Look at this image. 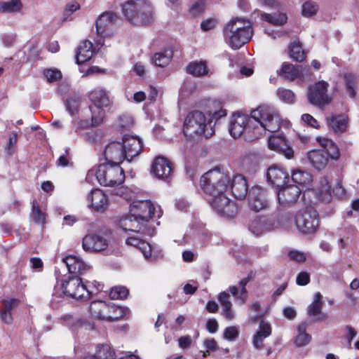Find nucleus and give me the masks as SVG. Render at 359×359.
I'll return each instance as SVG.
<instances>
[{"label":"nucleus","instance_id":"1a4fd4ad","mask_svg":"<svg viewBox=\"0 0 359 359\" xmlns=\"http://www.w3.org/2000/svg\"><path fill=\"white\" fill-rule=\"evenodd\" d=\"M294 222L297 229L302 233L314 234L319 228V215L313 207H306L297 213Z\"/></svg>","mask_w":359,"mask_h":359},{"label":"nucleus","instance_id":"6ab92c4d","mask_svg":"<svg viewBox=\"0 0 359 359\" xmlns=\"http://www.w3.org/2000/svg\"><path fill=\"white\" fill-rule=\"evenodd\" d=\"M151 170L156 177L166 181L171 175L173 168L170 161L164 157L158 156L152 163Z\"/></svg>","mask_w":359,"mask_h":359},{"label":"nucleus","instance_id":"4468645a","mask_svg":"<svg viewBox=\"0 0 359 359\" xmlns=\"http://www.w3.org/2000/svg\"><path fill=\"white\" fill-rule=\"evenodd\" d=\"M248 201L249 208L255 212L265 209L268 205L265 191L259 186H254L249 189Z\"/></svg>","mask_w":359,"mask_h":359},{"label":"nucleus","instance_id":"09e8293b","mask_svg":"<svg viewBox=\"0 0 359 359\" xmlns=\"http://www.w3.org/2000/svg\"><path fill=\"white\" fill-rule=\"evenodd\" d=\"M43 75L48 83L58 81L62 77V72L56 68L45 69L43 71Z\"/></svg>","mask_w":359,"mask_h":359},{"label":"nucleus","instance_id":"2eb2a0df","mask_svg":"<svg viewBox=\"0 0 359 359\" xmlns=\"http://www.w3.org/2000/svg\"><path fill=\"white\" fill-rule=\"evenodd\" d=\"M103 154L105 163L120 164L123 160H126L122 142L117 141L109 143L105 147Z\"/></svg>","mask_w":359,"mask_h":359},{"label":"nucleus","instance_id":"7ed1b4c3","mask_svg":"<svg viewBox=\"0 0 359 359\" xmlns=\"http://www.w3.org/2000/svg\"><path fill=\"white\" fill-rule=\"evenodd\" d=\"M96 178L102 186L117 187L113 194L120 196L126 201L133 198L130 189L125 187H118L125 180V174L119 164L104 163L100 164L95 173Z\"/></svg>","mask_w":359,"mask_h":359},{"label":"nucleus","instance_id":"ea45409f","mask_svg":"<svg viewBox=\"0 0 359 359\" xmlns=\"http://www.w3.org/2000/svg\"><path fill=\"white\" fill-rule=\"evenodd\" d=\"M344 79L347 94L351 98H355L357 94L355 88L358 81V76L352 74H346Z\"/></svg>","mask_w":359,"mask_h":359},{"label":"nucleus","instance_id":"6e6552de","mask_svg":"<svg viewBox=\"0 0 359 359\" xmlns=\"http://www.w3.org/2000/svg\"><path fill=\"white\" fill-rule=\"evenodd\" d=\"M61 287L65 297L77 300L88 299L93 294V291L89 289L90 286L83 283L77 276H69L64 279Z\"/></svg>","mask_w":359,"mask_h":359},{"label":"nucleus","instance_id":"2f4dec72","mask_svg":"<svg viewBox=\"0 0 359 359\" xmlns=\"http://www.w3.org/2000/svg\"><path fill=\"white\" fill-rule=\"evenodd\" d=\"M229 294L224 291L219 294L218 300L221 304L224 318L228 320H231L234 318V313L231 309L232 304L229 300Z\"/></svg>","mask_w":359,"mask_h":359},{"label":"nucleus","instance_id":"338daca9","mask_svg":"<svg viewBox=\"0 0 359 359\" xmlns=\"http://www.w3.org/2000/svg\"><path fill=\"white\" fill-rule=\"evenodd\" d=\"M191 342H192L191 337L188 335L179 338V339H178L179 346L182 349L189 348L191 346Z\"/></svg>","mask_w":359,"mask_h":359},{"label":"nucleus","instance_id":"5701e85b","mask_svg":"<svg viewBox=\"0 0 359 359\" xmlns=\"http://www.w3.org/2000/svg\"><path fill=\"white\" fill-rule=\"evenodd\" d=\"M110 308V304L106 303L105 302L98 301L92 302L90 306L89 311L92 317L95 319L113 321L118 317H111L108 316Z\"/></svg>","mask_w":359,"mask_h":359},{"label":"nucleus","instance_id":"f704fd0d","mask_svg":"<svg viewBox=\"0 0 359 359\" xmlns=\"http://www.w3.org/2000/svg\"><path fill=\"white\" fill-rule=\"evenodd\" d=\"M322 297L320 292L315 293L313 300L308 305L306 309L308 316L315 318L321 313L323 304Z\"/></svg>","mask_w":359,"mask_h":359},{"label":"nucleus","instance_id":"3c124183","mask_svg":"<svg viewBox=\"0 0 359 359\" xmlns=\"http://www.w3.org/2000/svg\"><path fill=\"white\" fill-rule=\"evenodd\" d=\"M277 95L279 99L285 103L292 104L294 102V94L289 89L278 88Z\"/></svg>","mask_w":359,"mask_h":359},{"label":"nucleus","instance_id":"20e7f679","mask_svg":"<svg viewBox=\"0 0 359 359\" xmlns=\"http://www.w3.org/2000/svg\"><path fill=\"white\" fill-rule=\"evenodd\" d=\"M212 120H207L204 114L194 110L189 112L184 121L183 133L189 140H196L204 136L209 138L215 133Z\"/></svg>","mask_w":359,"mask_h":359},{"label":"nucleus","instance_id":"412c9836","mask_svg":"<svg viewBox=\"0 0 359 359\" xmlns=\"http://www.w3.org/2000/svg\"><path fill=\"white\" fill-rule=\"evenodd\" d=\"M328 129L336 135L345 133L348 126V117L346 114H336L327 117Z\"/></svg>","mask_w":359,"mask_h":359},{"label":"nucleus","instance_id":"423d86ee","mask_svg":"<svg viewBox=\"0 0 359 359\" xmlns=\"http://www.w3.org/2000/svg\"><path fill=\"white\" fill-rule=\"evenodd\" d=\"M121 6L123 15L133 25H146L152 20V8L147 1H124Z\"/></svg>","mask_w":359,"mask_h":359},{"label":"nucleus","instance_id":"4c0bfd02","mask_svg":"<svg viewBox=\"0 0 359 359\" xmlns=\"http://www.w3.org/2000/svg\"><path fill=\"white\" fill-rule=\"evenodd\" d=\"M317 194L319 199L323 202H330L331 201V187L326 177H322L320 179Z\"/></svg>","mask_w":359,"mask_h":359},{"label":"nucleus","instance_id":"c85d7f7f","mask_svg":"<svg viewBox=\"0 0 359 359\" xmlns=\"http://www.w3.org/2000/svg\"><path fill=\"white\" fill-rule=\"evenodd\" d=\"M93 53V43L90 41H84L80 43L76 53V63H84L92 57Z\"/></svg>","mask_w":359,"mask_h":359},{"label":"nucleus","instance_id":"0e129e2a","mask_svg":"<svg viewBox=\"0 0 359 359\" xmlns=\"http://www.w3.org/2000/svg\"><path fill=\"white\" fill-rule=\"evenodd\" d=\"M1 41L4 46L6 48H9L13 46L15 41V36L12 34H4L1 36Z\"/></svg>","mask_w":359,"mask_h":359},{"label":"nucleus","instance_id":"864d4df0","mask_svg":"<svg viewBox=\"0 0 359 359\" xmlns=\"http://www.w3.org/2000/svg\"><path fill=\"white\" fill-rule=\"evenodd\" d=\"M239 335V332L236 327H227L224 332L223 337L228 341H234Z\"/></svg>","mask_w":359,"mask_h":359},{"label":"nucleus","instance_id":"37998d69","mask_svg":"<svg viewBox=\"0 0 359 359\" xmlns=\"http://www.w3.org/2000/svg\"><path fill=\"white\" fill-rule=\"evenodd\" d=\"M31 219L37 224L43 225L46 219V215L41 210L36 199L32 202Z\"/></svg>","mask_w":359,"mask_h":359},{"label":"nucleus","instance_id":"c756f323","mask_svg":"<svg viewBox=\"0 0 359 359\" xmlns=\"http://www.w3.org/2000/svg\"><path fill=\"white\" fill-rule=\"evenodd\" d=\"M126 244L138 248L142 252L146 259L151 262L156 260V257L151 255V247L150 244L135 237H129L126 240Z\"/></svg>","mask_w":359,"mask_h":359},{"label":"nucleus","instance_id":"dca6fc26","mask_svg":"<svg viewBox=\"0 0 359 359\" xmlns=\"http://www.w3.org/2000/svg\"><path fill=\"white\" fill-rule=\"evenodd\" d=\"M108 246V242L104 237L89 233L86 235L82 240V248L88 252H97L105 250Z\"/></svg>","mask_w":359,"mask_h":359},{"label":"nucleus","instance_id":"473e14b6","mask_svg":"<svg viewBox=\"0 0 359 359\" xmlns=\"http://www.w3.org/2000/svg\"><path fill=\"white\" fill-rule=\"evenodd\" d=\"M306 323H302L297 327V334L294 340V344L297 347L305 346L309 344L311 340V336L306 332Z\"/></svg>","mask_w":359,"mask_h":359},{"label":"nucleus","instance_id":"f8f14e48","mask_svg":"<svg viewBox=\"0 0 359 359\" xmlns=\"http://www.w3.org/2000/svg\"><path fill=\"white\" fill-rule=\"evenodd\" d=\"M155 208L151 201L143 200L133 201L130 205V213L134 217L135 222L139 221L147 227V223L154 216Z\"/></svg>","mask_w":359,"mask_h":359},{"label":"nucleus","instance_id":"393cba45","mask_svg":"<svg viewBox=\"0 0 359 359\" xmlns=\"http://www.w3.org/2000/svg\"><path fill=\"white\" fill-rule=\"evenodd\" d=\"M229 187L233 196L238 200L244 199L249 191L247 181L241 175L233 176Z\"/></svg>","mask_w":359,"mask_h":359},{"label":"nucleus","instance_id":"680f3d73","mask_svg":"<svg viewBox=\"0 0 359 359\" xmlns=\"http://www.w3.org/2000/svg\"><path fill=\"white\" fill-rule=\"evenodd\" d=\"M288 257L290 259L297 262H303L306 260L305 254L297 250H290Z\"/></svg>","mask_w":359,"mask_h":359},{"label":"nucleus","instance_id":"13d9d810","mask_svg":"<svg viewBox=\"0 0 359 359\" xmlns=\"http://www.w3.org/2000/svg\"><path fill=\"white\" fill-rule=\"evenodd\" d=\"M257 334H262L263 337H268L271 334V327L269 323L262 320L259 323V331L257 332Z\"/></svg>","mask_w":359,"mask_h":359},{"label":"nucleus","instance_id":"c9c22d12","mask_svg":"<svg viewBox=\"0 0 359 359\" xmlns=\"http://www.w3.org/2000/svg\"><path fill=\"white\" fill-rule=\"evenodd\" d=\"M173 56V52L170 48L156 53L153 57V62L157 67H163L169 64Z\"/></svg>","mask_w":359,"mask_h":359},{"label":"nucleus","instance_id":"69168bd1","mask_svg":"<svg viewBox=\"0 0 359 359\" xmlns=\"http://www.w3.org/2000/svg\"><path fill=\"white\" fill-rule=\"evenodd\" d=\"M205 9V1H196L190 8V12L194 15H197Z\"/></svg>","mask_w":359,"mask_h":359},{"label":"nucleus","instance_id":"5fc2aeb1","mask_svg":"<svg viewBox=\"0 0 359 359\" xmlns=\"http://www.w3.org/2000/svg\"><path fill=\"white\" fill-rule=\"evenodd\" d=\"M109 312L108 313L109 316H117L118 318L114 319L113 321L117 320L119 318L123 317L126 315V309L121 306H117L114 304H110Z\"/></svg>","mask_w":359,"mask_h":359},{"label":"nucleus","instance_id":"052dcab7","mask_svg":"<svg viewBox=\"0 0 359 359\" xmlns=\"http://www.w3.org/2000/svg\"><path fill=\"white\" fill-rule=\"evenodd\" d=\"M310 282V274L306 271L300 272L296 278V283L298 285H306Z\"/></svg>","mask_w":359,"mask_h":359},{"label":"nucleus","instance_id":"774afa93","mask_svg":"<svg viewBox=\"0 0 359 359\" xmlns=\"http://www.w3.org/2000/svg\"><path fill=\"white\" fill-rule=\"evenodd\" d=\"M206 328L210 333H215L218 330V323L215 319H209L206 323Z\"/></svg>","mask_w":359,"mask_h":359},{"label":"nucleus","instance_id":"bf43d9fd","mask_svg":"<svg viewBox=\"0 0 359 359\" xmlns=\"http://www.w3.org/2000/svg\"><path fill=\"white\" fill-rule=\"evenodd\" d=\"M18 135L16 132H13L9 137L8 142L6 146L5 151L7 154L11 155L13 152L14 147L17 142Z\"/></svg>","mask_w":359,"mask_h":359},{"label":"nucleus","instance_id":"e2e57ef3","mask_svg":"<svg viewBox=\"0 0 359 359\" xmlns=\"http://www.w3.org/2000/svg\"><path fill=\"white\" fill-rule=\"evenodd\" d=\"M302 120L308 126L314 128H318L319 124L316 118L309 114H304L302 116Z\"/></svg>","mask_w":359,"mask_h":359},{"label":"nucleus","instance_id":"72a5a7b5","mask_svg":"<svg viewBox=\"0 0 359 359\" xmlns=\"http://www.w3.org/2000/svg\"><path fill=\"white\" fill-rule=\"evenodd\" d=\"M299 67H295L288 62H284L278 74L285 79L294 81L300 76Z\"/></svg>","mask_w":359,"mask_h":359},{"label":"nucleus","instance_id":"7c9ffc66","mask_svg":"<svg viewBox=\"0 0 359 359\" xmlns=\"http://www.w3.org/2000/svg\"><path fill=\"white\" fill-rule=\"evenodd\" d=\"M317 141L327 154L328 158L337 160L340 156L338 146L332 140L326 137H318Z\"/></svg>","mask_w":359,"mask_h":359},{"label":"nucleus","instance_id":"a18cd8bd","mask_svg":"<svg viewBox=\"0 0 359 359\" xmlns=\"http://www.w3.org/2000/svg\"><path fill=\"white\" fill-rule=\"evenodd\" d=\"M22 8V1H4L0 6V12L15 13L20 12Z\"/></svg>","mask_w":359,"mask_h":359},{"label":"nucleus","instance_id":"6e6d98bb","mask_svg":"<svg viewBox=\"0 0 359 359\" xmlns=\"http://www.w3.org/2000/svg\"><path fill=\"white\" fill-rule=\"evenodd\" d=\"M133 124V118L127 114L120 116L118 119V126L121 128H128Z\"/></svg>","mask_w":359,"mask_h":359},{"label":"nucleus","instance_id":"58836bf2","mask_svg":"<svg viewBox=\"0 0 359 359\" xmlns=\"http://www.w3.org/2000/svg\"><path fill=\"white\" fill-rule=\"evenodd\" d=\"M262 19L274 25H283L287 22V17L285 13H265L261 14Z\"/></svg>","mask_w":359,"mask_h":359},{"label":"nucleus","instance_id":"bb28decb","mask_svg":"<svg viewBox=\"0 0 359 359\" xmlns=\"http://www.w3.org/2000/svg\"><path fill=\"white\" fill-rule=\"evenodd\" d=\"M135 221H136V219H135L134 217H132V214L130 213L129 215L123 217L120 220V226L126 231H131L144 234H150L151 229H147L139 221H137V222Z\"/></svg>","mask_w":359,"mask_h":359},{"label":"nucleus","instance_id":"de8ad7c7","mask_svg":"<svg viewBox=\"0 0 359 359\" xmlns=\"http://www.w3.org/2000/svg\"><path fill=\"white\" fill-rule=\"evenodd\" d=\"M129 294L128 289L125 286H115L111 289L109 297L112 299H123Z\"/></svg>","mask_w":359,"mask_h":359},{"label":"nucleus","instance_id":"9b49d317","mask_svg":"<svg viewBox=\"0 0 359 359\" xmlns=\"http://www.w3.org/2000/svg\"><path fill=\"white\" fill-rule=\"evenodd\" d=\"M119 21L120 18L117 14L111 11L102 13L97 17L95 22L97 35L101 37L111 36Z\"/></svg>","mask_w":359,"mask_h":359},{"label":"nucleus","instance_id":"39448f33","mask_svg":"<svg viewBox=\"0 0 359 359\" xmlns=\"http://www.w3.org/2000/svg\"><path fill=\"white\" fill-rule=\"evenodd\" d=\"M252 28L244 18H235L224 27L223 34L226 43L233 50H238L248 43L252 36Z\"/></svg>","mask_w":359,"mask_h":359},{"label":"nucleus","instance_id":"603ef678","mask_svg":"<svg viewBox=\"0 0 359 359\" xmlns=\"http://www.w3.org/2000/svg\"><path fill=\"white\" fill-rule=\"evenodd\" d=\"M80 8L81 6L78 1L69 2L66 5L64 11L63 20H67L70 15L77 10L80 9Z\"/></svg>","mask_w":359,"mask_h":359},{"label":"nucleus","instance_id":"aec40b11","mask_svg":"<svg viewBox=\"0 0 359 359\" xmlns=\"http://www.w3.org/2000/svg\"><path fill=\"white\" fill-rule=\"evenodd\" d=\"M266 179L268 182L276 186L278 189L285 185V182L289 180V174L282 168L272 165L267 170Z\"/></svg>","mask_w":359,"mask_h":359},{"label":"nucleus","instance_id":"4be33fe9","mask_svg":"<svg viewBox=\"0 0 359 359\" xmlns=\"http://www.w3.org/2000/svg\"><path fill=\"white\" fill-rule=\"evenodd\" d=\"M274 220L268 216H259L255 218L249 225V230L259 236L273 229Z\"/></svg>","mask_w":359,"mask_h":359},{"label":"nucleus","instance_id":"c03bdc74","mask_svg":"<svg viewBox=\"0 0 359 359\" xmlns=\"http://www.w3.org/2000/svg\"><path fill=\"white\" fill-rule=\"evenodd\" d=\"M80 104L81 98L79 96L71 95L65 101L66 110L73 116L78 112Z\"/></svg>","mask_w":359,"mask_h":359},{"label":"nucleus","instance_id":"a878e982","mask_svg":"<svg viewBox=\"0 0 359 359\" xmlns=\"http://www.w3.org/2000/svg\"><path fill=\"white\" fill-rule=\"evenodd\" d=\"M70 273H84L89 266L86 264L79 257L67 255L62 259Z\"/></svg>","mask_w":359,"mask_h":359},{"label":"nucleus","instance_id":"8fccbe9b","mask_svg":"<svg viewBox=\"0 0 359 359\" xmlns=\"http://www.w3.org/2000/svg\"><path fill=\"white\" fill-rule=\"evenodd\" d=\"M318 6L316 1H304L302 6V14L303 16L309 18L316 14Z\"/></svg>","mask_w":359,"mask_h":359},{"label":"nucleus","instance_id":"f3484780","mask_svg":"<svg viewBox=\"0 0 359 359\" xmlns=\"http://www.w3.org/2000/svg\"><path fill=\"white\" fill-rule=\"evenodd\" d=\"M270 149L282 154L286 158L290 159L294 156V151L288 140L283 135H271L269 139Z\"/></svg>","mask_w":359,"mask_h":359},{"label":"nucleus","instance_id":"b1692460","mask_svg":"<svg viewBox=\"0 0 359 359\" xmlns=\"http://www.w3.org/2000/svg\"><path fill=\"white\" fill-rule=\"evenodd\" d=\"M88 201L90 202L93 208L103 212L108 208V198L107 195L100 189H95L88 196Z\"/></svg>","mask_w":359,"mask_h":359},{"label":"nucleus","instance_id":"e433bc0d","mask_svg":"<svg viewBox=\"0 0 359 359\" xmlns=\"http://www.w3.org/2000/svg\"><path fill=\"white\" fill-rule=\"evenodd\" d=\"M187 72L194 76H201L208 72V69L205 61L192 62L187 67Z\"/></svg>","mask_w":359,"mask_h":359},{"label":"nucleus","instance_id":"a211bd4d","mask_svg":"<svg viewBox=\"0 0 359 359\" xmlns=\"http://www.w3.org/2000/svg\"><path fill=\"white\" fill-rule=\"evenodd\" d=\"M122 144L128 161H131L134 157L138 156L142 147V142L140 138L128 135L123 137Z\"/></svg>","mask_w":359,"mask_h":359},{"label":"nucleus","instance_id":"ddd939ff","mask_svg":"<svg viewBox=\"0 0 359 359\" xmlns=\"http://www.w3.org/2000/svg\"><path fill=\"white\" fill-rule=\"evenodd\" d=\"M302 194L301 188L297 184H288L277 189L278 203L286 208L294 205Z\"/></svg>","mask_w":359,"mask_h":359},{"label":"nucleus","instance_id":"4d7b16f0","mask_svg":"<svg viewBox=\"0 0 359 359\" xmlns=\"http://www.w3.org/2000/svg\"><path fill=\"white\" fill-rule=\"evenodd\" d=\"M20 303V300L18 299L12 298L8 300L4 299L3 304L4 306L1 310L11 312L12 310L16 307Z\"/></svg>","mask_w":359,"mask_h":359},{"label":"nucleus","instance_id":"f03ea898","mask_svg":"<svg viewBox=\"0 0 359 359\" xmlns=\"http://www.w3.org/2000/svg\"><path fill=\"white\" fill-rule=\"evenodd\" d=\"M231 182L230 177L218 168L206 172L200 180L204 194L210 197L209 203L220 216L231 218L237 213V206L226 195Z\"/></svg>","mask_w":359,"mask_h":359},{"label":"nucleus","instance_id":"49530a36","mask_svg":"<svg viewBox=\"0 0 359 359\" xmlns=\"http://www.w3.org/2000/svg\"><path fill=\"white\" fill-rule=\"evenodd\" d=\"M98 359H115V353L111 351V347L107 344H102L98 346L95 354Z\"/></svg>","mask_w":359,"mask_h":359},{"label":"nucleus","instance_id":"f257e3e1","mask_svg":"<svg viewBox=\"0 0 359 359\" xmlns=\"http://www.w3.org/2000/svg\"><path fill=\"white\" fill-rule=\"evenodd\" d=\"M280 125V116L273 107L263 105L251 111L250 115L233 114L231 118L229 131L233 138L243 135L245 140L251 142L260 138L265 133H275Z\"/></svg>","mask_w":359,"mask_h":359},{"label":"nucleus","instance_id":"79ce46f5","mask_svg":"<svg viewBox=\"0 0 359 359\" xmlns=\"http://www.w3.org/2000/svg\"><path fill=\"white\" fill-rule=\"evenodd\" d=\"M292 180L297 185L307 184L312 180L311 175L309 172L302 170H296L292 172Z\"/></svg>","mask_w":359,"mask_h":359},{"label":"nucleus","instance_id":"9d476101","mask_svg":"<svg viewBox=\"0 0 359 359\" xmlns=\"http://www.w3.org/2000/svg\"><path fill=\"white\" fill-rule=\"evenodd\" d=\"M329 84L327 82L320 81L311 85L308 90V100L313 106L323 109L331 102V97L327 94Z\"/></svg>","mask_w":359,"mask_h":359},{"label":"nucleus","instance_id":"a19ab883","mask_svg":"<svg viewBox=\"0 0 359 359\" xmlns=\"http://www.w3.org/2000/svg\"><path fill=\"white\" fill-rule=\"evenodd\" d=\"M290 57L294 61L302 62L305 57L304 51L299 42H292L289 46Z\"/></svg>","mask_w":359,"mask_h":359},{"label":"nucleus","instance_id":"cd10ccee","mask_svg":"<svg viewBox=\"0 0 359 359\" xmlns=\"http://www.w3.org/2000/svg\"><path fill=\"white\" fill-rule=\"evenodd\" d=\"M307 157L309 162L318 170H323L328 163L327 154L325 150L316 149L311 151L308 153Z\"/></svg>","mask_w":359,"mask_h":359},{"label":"nucleus","instance_id":"0eeeda50","mask_svg":"<svg viewBox=\"0 0 359 359\" xmlns=\"http://www.w3.org/2000/svg\"><path fill=\"white\" fill-rule=\"evenodd\" d=\"M88 97L93 104L89 106L91 112V124L93 126H97L102 122L105 114L104 108L109 106L110 100L106 91L101 88L91 90Z\"/></svg>","mask_w":359,"mask_h":359}]
</instances>
